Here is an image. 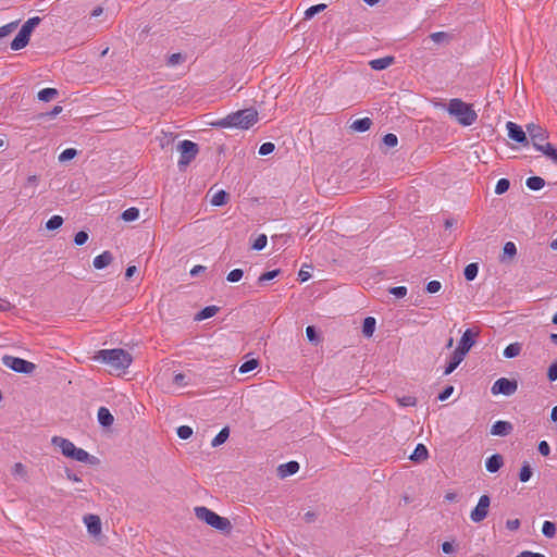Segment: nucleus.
Wrapping results in <instances>:
<instances>
[{
  "instance_id": "nucleus-1",
  "label": "nucleus",
  "mask_w": 557,
  "mask_h": 557,
  "mask_svg": "<svg viewBox=\"0 0 557 557\" xmlns=\"http://www.w3.org/2000/svg\"><path fill=\"white\" fill-rule=\"evenodd\" d=\"M95 360L108 364L112 371L123 372L131 366L133 358L126 350L116 348L99 350Z\"/></svg>"
},
{
  "instance_id": "nucleus-2",
  "label": "nucleus",
  "mask_w": 557,
  "mask_h": 557,
  "mask_svg": "<svg viewBox=\"0 0 557 557\" xmlns=\"http://www.w3.org/2000/svg\"><path fill=\"white\" fill-rule=\"evenodd\" d=\"M258 122V112L257 110L249 108L245 110H239L233 112L225 116L224 119L215 122L213 125L228 128L235 127L240 129H248L253 126Z\"/></svg>"
},
{
  "instance_id": "nucleus-3",
  "label": "nucleus",
  "mask_w": 557,
  "mask_h": 557,
  "mask_svg": "<svg viewBox=\"0 0 557 557\" xmlns=\"http://www.w3.org/2000/svg\"><path fill=\"white\" fill-rule=\"evenodd\" d=\"M447 112L462 126H470L478 120V114L473 109V106L459 98L449 100Z\"/></svg>"
},
{
  "instance_id": "nucleus-4",
  "label": "nucleus",
  "mask_w": 557,
  "mask_h": 557,
  "mask_svg": "<svg viewBox=\"0 0 557 557\" xmlns=\"http://www.w3.org/2000/svg\"><path fill=\"white\" fill-rule=\"evenodd\" d=\"M51 444L59 448L63 456L66 458L79 461L87 462L89 460V454L83 448H78L75 446L73 442L67 438L61 436H53L51 438Z\"/></svg>"
},
{
  "instance_id": "nucleus-5",
  "label": "nucleus",
  "mask_w": 557,
  "mask_h": 557,
  "mask_svg": "<svg viewBox=\"0 0 557 557\" xmlns=\"http://www.w3.org/2000/svg\"><path fill=\"white\" fill-rule=\"evenodd\" d=\"M195 515L199 520L206 522L219 531L230 532L232 529L231 521L227 518L219 516L207 507H196Z\"/></svg>"
},
{
  "instance_id": "nucleus-6",
  "label": "nucleus",
  "mask_w": 557,
  "mask_h": 557,
  "mask_svg": "<svg viewBox=\"0 0 557 557\" xmlns=\"http://www.w3.org/2000/svg\"><path fill=\"white\" fill-rule=\"evenodd\" d=\"M178 151L181 153L178 165L186 166L196 158L198 146L196 143L186 139L180 143Z\"/></svg>"
},
{
  "instance_id": "nucleus-7",
  "label": "nucleus",
  "mask_w": 557,
  "mask_h": 557,
  "mask_svg": "<svg viewBox=\"0 0 557 557\" xmlns=\"http://www.w3.org/2000/svg\"><path fill=\"white\" fill-rule=\"evenodd\" d=\"M527 132L529 134V137L534 146V148L537 151H541L546 144H548L546 140L548 138V134L546 129L541 127L536 124H529L527 125Z\"/></svg>"
},
{
  "instance_id": "nucleus-8",
  "label": "nucleus",
  "mask_w": 557,
  "mask_h": 557,
  "mask_svg": "<svg viewBox=\"0 0 557 557\" xmlns=\"http://www.w3.org/2000/svg\"><path fill=\"white\" fill-rule=\"evenodd\" d=\"M490 505H491L490 496L482 495L479 498L476 506L470 512L471 521L474 523H479V522L483 521L488 515Z\"/></svg>"
},
{
  "instance_id": "nucleus-9",
  "label": "nucleus",
  "mask_w": 557,
  "mask_h": 557,
  "mask_svg": "<svg viewBox=\"0 0 557 557\" xmlns=\"http://www.w3.org/2000/svg\"><path fill=\"white\" fill-rule=\"evenodd\" d=\"M517 388L518 384L516 381H510L506 377H502L494 382L491 391L493 395L503 394L506 396H510L516 393Z\"/></svg>"
},
{
  "instance_id": "nucleus-10",
  "label": "nucleus",
  "mask_w": 557,
  "mask_h": 557,
  "mask_svg": "<svg viewBox=\"0 0 557 557\" xmlns=\"http://www.w3.org/2000/svg\"><path fill=\"white\" fill-rule=\"evenodd\" d=\"M479 335L476 331H473L472 329H467L455 350L462 352V355H467L469 350L472 348V346L475 344V337Z\"/></svg>"
},
{
  "instance_id": "nucleus-11",
  "label": "nucleus",
  "mask_w": 557,
  "mask_h": 557,
  "mask_svg": "<svg viewBox=\"0 0 557 557\" xmlns=\"http://www.w3.org/2000/svg\"><path fill=\"white\" fill-rule=\"evenodd\" d=\"M5 364L12 370L21 373H28L35 368L34 363L16 357L7 358Z\"/></svg>"
},
{
  "instance_id": "nucleus-12",
  "label": "nucleus",
  "mask_w": 557,
  "mask_h": 557,
  "mask_svg": "<svg viewBox=\"0 0 557 557\" xmlns=\"http://www.w3.org/2000/svg\"><path fill=\"white\" fill-rule=\"evenodd\" d=\"M506 128L508 131V136L510 139H512L517 143H520V144L527 143L525 132L522 129V127L520 125L516 124L515 122L509 121L506 124Z\"/></svg>"
},
{
  "instance_id": "nucleus-13",
  "label": "nucleus",
  "mask_w": 557,
  "mask_h": 557,
  "mask_svg": "<svg viewBox=\"0 0 557 557\" xmlns=\"http://www.w3.org/2000/svg\"><path fill=\"white\" fill-rule=\"evenodd\" d=\"M84 523L89 534L98 536L101 534V520L97 515H86L84 517Z\"/></svg>"
},
{
  "instance_id": "nucleus-14",
  "label": "nucleus",
  "mask_w": 557,
  "mask_h": 557,
  "mask_svg": "<svg viewBox=\"0 0 557 557\" xmlns=\"http://www.w3.org/2000/svg\"><path fill=\"white\" fill-rule=\"evenodd\" d=\"M512 430L511 423L507 421H496L491 428V434L495 436H505Z\"/></svg>"
},
{
  "instance_id": "nucleus-15",
  "label": "nucleus",
  "mask_w": 557,
  "mask_h": 557,
  "mask_svg": "<svg viewBox=\"0 0 557 557\" xmlns=\"http://www.w3.org/2000/svg\"><path fill=\"white\" fill-rule=\"evenodd\" d=\"M465 357L466 356L462 355V352L454 350L451 358L444 370V375H449L450 373H453L456 370V368L462 362Z\"/></svg>"
},
{
  "instance_id": "nucleus-16",
  "label": "nucleus",
  "mask_w": 557,
  "mask_h": 557,
  "mask_svg": "<svg viewBox=\"0 0 557 557\" xmlns=\"http://www.w3.org/2000/svg\"><path fill=\"white\" fill-rule=\"evenodd\" d=\"M299 470V465L296 461H289L278 466L277 473L281 478L295 474Z\"/></svg>"
},
{
  "instance_id": "nucleus-17",
  "label": "nucleus",
  "mask_w": 557,
  "mask_h": 557,
  "mask_svg": "<svg viewBox=\"0 0 557 557\" xmlns=\"http://www.w3.org/2000/svg\"><path fill=\"white\" fill-rule=\"evenodd\" d=\"M394 63V57H384L379 59H373L369 62V65L374 71H382L387 69Z\"/></svg>"
},
{
  "instance_id": "nucleus-18",
  "label": "nucleus",
  "mask_w": 557,
  "mask_h": 557,
  "mask_svg": "<svg viewBox=\"0 0 557 557\" xmlns=\"http://www.w3.org/2000/svg\"><path fill=\"white\" fill-rule=\"evenodd\" d=\"M503 457L498 454L491 456L490 458H487L485 462L486 470L492 473L498 471L503 467Z\"/></svg>"
},
{
  "instance_id": "nucleus-19",
  "label": "nucleus",
  "mask_w": 557,
  "mask_h": 557,
  "mask_svg": "<svg viewBox=\"0 0 557 557\" xmlns=\"http://www.w3.org/2000/svg\"><path fill=\"white\" fill-rule=\"evenodd\" d=\"M113 258L111 252L103 251L101 255L95 257L92 264L96 269L101 270L112 262Z\"/></svg>"
},
{
  "instance_id": "nucleus-20",
  "label": "nucleus",
  "mask_w": 557,
  "mask_h": 557,
  "mask_svg": "<svg viewBox=\"0 0 557 557\" xmlns=\"http://www.w3.org/2000/svg\"><path fill=\"white\" fill-rule=\"evenodd\" d=\"M29 41V36L25 33H23L21 29L18 34L15 36V38L11 42V49L12 50H20L27 46Z\"/></svg>"
},
{
  "instance_id": "nucleus-21",
  "label": "nucleus",
  "mask_w": 557,
  "mask_h": 557,
  "mask_svg": "<svg viewBox=\"0 0 557 557\" xmlns=\"http://www.w3.org/2000/svg\"><path fill=\"white\" fill-rule=\"evenodd\" d=\"M429 457L428 448L423 444H418L413 453L410 455L412 461L421 462Z\"/></svg>"
},
{
  "instance_id": "nucleus-22",
  "label": "nucleus",
  "mask_w": 557,
  "mask_h": 557,
  "mask_svg": "<svg viewBox=\"0 0 557 557\" xmlns=\"http://www.w3.org/2000/svg\"><path fill=\"white\" fill-rule=\"evenodd\" d=\"M98 420L103 426H110L113 423L114 418L108 408L101 407L98 410Z\"/></svg>"
},
{
  "instance_id": "nucleus-23",
  "label": "nucleus",
  "mask_w": 557,
  "mask_h": 557,
  "mask_svg": "<svg viewBox=\"0 0 557 557\" xmlns=\"http://www.w3.org/2000/svg\"><path fill=\"white\" fill-rule=\"evenodd\" d=\"M371 125H372V122L369 117H362V119L355 120L351 123L350 128L356 132H366L371 127Z\"/></svg>"
},
{
  "instance_id": "nucleus-24",
  "label": "nucleus",
  "mask_w": 557,
  "mask_h": 557,
  "mask_svg": "<svg viewBox=\"0 0 557 557\" xmlns=\"http://www.w3.org/2000/svg\"><path fill=\"white\" fill-rule=\"evenodd\" d=\"M522 350V345L518 342L516 343H511L509 344L505 349H504V357L510 359V358H515L517 356L520 355Z\"/></svg>"
},
{
  "instance_id": "nucleus-25",
  "label": "nucleus",
  "mask_w": 557,
  "mask_h": 557,
  "mask_svg": "<svg viewBox=\"0 0 557 557\" xmlns=\"http://www.w3.org/2000/svg\"><path fill=\"white\" fill-rule=\"evenodd\" d=\"M228 201V194L225 190H218L211 197V205L215 207H220L225 205Z\"/></svg>"
},
{
  "instance_id": "nucleus-26",
  "label": "nucleus",
  "mask_w": 557,
  "mask_h": 557,
  "mask_svg": "<svg viewBox=\"0 0 557 557\" xmlns=\"http://www.w3.org/2000/svg\"><path fill=\"white\" fill-rule=\"evenodd\" d=\"M376 321L373 317H368L363 321L362 333L366 337H371L375 331Z\"/></svg>"
},
{
  "instance_id": "nucleus-27",
  "label": "nucleus",
  "mask_w": 557,
  "mask_h": 557,
  "mask_svg": "<svg viewBox=\"0 0 557 557\" xmlns=\"http://www.w3.org/2000/svg\"><path fill=\"white\" fill-rule=\"evenodd\" d=\"M218 311L219 308L216 306H208L203 308L200 312H198L195 319L197 321H202L215 315Z\"/></svg>"
},
{
  "instance_id": "nucleus-28",
  "label": "nucleus",
  "mask_w": 557,
  "mask_h": 557,
  "mask_svg": "<svg viewBox=\"0 0 557 557\" xmlns=\"http://www.w3.org/2000/svg\"><path fill=\"white\" fill-rule=\"evenodd\" d=\"M58 95L55 88H44L38 92V99L45 102L51 101Z\"/></svg>"
},
{
  "instance_id": "nucleus-29",
  "label": "nucleus",
  "mask_w": 557,
  "mask_h": 557,
  "mask_svg": "<svg viewBox=\"0 0 557 557\" xmlns=\"http://www.w3.org/2000/svg\"><path fill=\"white\" fill-rule=\"evenodd\" d=\"M40 23L39 16L30 17L25 22V24L22 26L21 30L25 34H27L30 37L32 32L34 28Z\"/></svg>"
},
{
  "instance_id": "nucleus-30",
  "label": "nucleus",
  "mask_w": 557,
  "mask_h": 557,
  "mask_svg": "<svg viewBox=\"0 0 557 557\" xmlns=\"http://www.w3.org/2000/svg\"><path fill=\"white\" fill-rule=\"evenodd\" d=\"M525 184L532 190H540L544 187L545 182L540 176H531L527 180Z\"/></svg>"
},
{
  "instance_id": "nucleus-31",
  "label": "nucleus",
  "mask_w": 557,
  "mask_h": 557,
  "mask_svg": "<svg viewBox=\"0 0 557 557\" xmlns=\"http://www.w3.org/2000/svg\"><path fill=\"white\" fill-rule=\"evenodd\" d=\"M228 435H230L228 429L227 428L222 429L216 434V436L212 440L211 446L218 447V446L222 445L228 438Z\"/></svg>"
},
{
  "instance_id": "nucleus-32",
  "label": "nucleus",
  "mask_w": 557,
  "mask_h": 557,
  "mask_svg": "<svg viewBox=\"0 0 557 557\" xmlns=\"http://www.w3.org/2000/svg\"><path fill=\"white\" fill-rule=\"evenodd\" d=\"M63 224V218L61 215H52L47 222H46V228L49 231L58 230Z\"/></svg>"
},
{
  "instance_id": "nucleus-33",
  "label": "nucleus",
  "mask_w": 557,
  "mask_h": 557,
  "mask_svg": "<svg viewBox=\"0 0 557 557\" xmlns=\"http://www.w3.org/2000/svg\"><path fill=\"white\" fill-rule=\"evenodd\" d=\"M138 218H139V210L135 207L128 208L122 213V219L125 222H133V221L137 220Z\"/></svg>"
},
{
  "instance_id": "nucleus-34",
  "label": "nucleus",
  "mask_w": 557,
  "mask_h": 557,
  "mask_svg": "<svg viewBox=\"0 0 557 557\" xmlns=\"http://www.w3.org/2000/svg\"><path fill=\"white\" fill-rule=\"evenodd\" d=\"M478 272H479L478 264L476 263H469L465 268V277H466V280H468V281L474 280L476 277V275H478Z\"/></svg>"
},
{
  "instance_id": "nucleus-35",
  "label": "nucleus",
  "mask_w": 557,
  "mask_h": 557,
  "mask_svg": "<svg viewBox=\"0 0 557 557\" xmlns=\"http://www.w3.org/2000/svg\"><path fill=\"white\" fill-rule=\"evenodd\" d=\"M259 366V361L257 359H250L245 361L238 369L240 373H248L255 370Z\"/></svg>"
},
{
  "instance_id": "nucleus-36",
  "label": "nucleus",
  "mask_w": 557,
  "mask_h": 557,
  "mask_svg": "<svg viewBox=\"0 0 557 557\" xmlns=\"http://www.w3.org/2000/svg\"><path fill=\"white\" fill-rule=\"evenodd\" d=\"M325 8H326V5L323 3L315 4V5L308 8L305 11V18H307V20L312 18L317 13L324 11Z\"/></svg>"
},
{
  "instance_id": "nucleus-37",
  "label": "nucleus",
  "mask_w": 557,
  "mask_h": 557,
  "mask_svg": "<svg viewBox=\"0 0 557 557\" xmlns=\"http://www.w3.org/2000/svg\"><path fill=\"white\" fill-rule=\"evenodd\" d=\"M12 473L14 476L20 479H26L27 470L26 467L22 462H16L12 468Z\"/></svg>"
},
{
  "instance_id": "nucleus-38",
  "label": "nucleus",
  "mask_w": 557,
  "mask_h": 557,
  "mask_svg": "<svg viewBox=\"0 0 557 557\" xmlns=\"http://www.w3.org/2000/svg\"><path fill=\"white\" fill-rule=\"evenodd\" d=\"M542 533L546 536V537H554L555 534H556V527L553 522L550 521H544L543 525H542Z\"/></svg>"
},
{
  "instance_id": "nucleus-39",
  "label": "nucleus",
  "mask_w": 557,
  "mask_h": 557,
  "mask_svg": "<svg viewBox=\"0 0 557 557\" xmlns=\"http://www.w3.org/2000/svg\"><path fill=\"white\" fill-rule=\"evenodd\" d=\"M77 156V150L74 148H67L59 154V161L65 162L74 159Z\"/></svg>"
},
{
  "instance_id": "nucleus-40",
  "label": "nucleus",
  "mask_w": 557,
  "mask_h": 557,
  "mask_svg": "<svg viewBox=\"0 0 557 557\" xmlns=\"http://www.w3.org/2000/svg\"><path fill=\"white\" fill-rule=\"evenodd\" d=\"M510 183L507 178H500L495 186V194L502 195L509 189Z\"/></svg>"
},
{
  "instance_id": "nucleus-41",
  "label": "nucleus",
  "mask_w": 557,
  "mask_h": 557,
  "mask_svg": "<svg viewBox=\"0 0 557 557\" xmlns=\"http://www.w3.org/2000/svg\"><path fill=\"white\" fill-rule=\"evenodd\" d=\"M516 253H517V247H516L515 243L507 242L503 248L504 258L505 257L513 258L516 256Z\"/></svg>"
},
{
  "instance_id": "nucleus-42",
  "label": "nucleus",
  "mask_w": 557,
  "mask_h": 557,
  "mask_svg": "<svg viewBox=\"0 0 557 557\" xmlns=\"http://www.w3.org/2000/svg\"><path fill=\"white\" fill-rule=\"evenodd\" d=\"M397 401L401 407H413L417 404V399L410 395L398 397Z\"/></svg>"
},
{
  "instance_id": "nucleus-43",
  "label": "nucleus",
  "mask_w": 557,
  "mask_h": 557,
  "mask_svg": "<svg viewBox=\"0 0 557 557\" xmlns=\"http://www.w3.org/2000/svg\"><path fill=\"white\" fill-rule=\"evenodd\" d=\"M541 152L557 163V149H555L550 144H546Z\"/></svg>"
},
{
  "instance_id": "nucleus-44",
  "label": "nucleus",
  "mask_w": 557,
  "mask_h": 557,
  "mask_svg": "<svg viewBox=\"0 0 557 557\" xmlns=\"http://www.w3.org/2000/svg\"><path fill=\"white\" fill-rule=\"evenodd\" d=\"M280 274V270H272L261 274L258 278L259 284H264L268 281L275 278Z\"/></svg>"
},
{
  "instance_id": "nucleus-45",
  "label": "nucleus",
  "mask_w": 557,
  "mask_h": 557,
  "mask_svg": "<svg viewBox=\"0 0 557 557\" xmlns=\"http://www.w3.org/2000/svg\"><path fill=\"white\" fill-rule=\"evenodd\" d=\"M244 272L240 269H234L232 270L227 276L226 280L231 283L239 282L243 278Z\"/></svg>"
},
{
  "instance_id": "nucleus-46",
  "label": "nucleus",
  "mask_w": 557,
  "mask_h": 557,
  "mask_svg": "<svg viewBox=\"0 0 557 557\" xmlns=\"http://www.w3.org/2000/svg\"><path fill=\"white\" fill-rule=\"evenodd\" d=\"M532 471L530 466L525 462L520 469L519 479L521 482H528L531 479Z\"/></svg>"
},
{
  "instance_id": "nucleus-47",
  "label": "nucleus",
  "mask_w": 557,
  "mask_h": 557,
  "mask_svg": "<svg viewBox=\"0 0 557 557\" xmlns=\"http://www.w3.org/2000/svg\"><path fill=\"white\" fill-rule=\"evenodd\" d=\"M267 243H268L267 235L261 234V235H259V236L255 239V242H253V244H252V249H255V250H261V249H263V248L267 246Z\"/></svg>"
},
{
  "instance_id": "nucleus-48",
  "label": "nucleus",
  "mask_w": 557,
  "mask_h": 557,
  "mask_svg": "<svg viewBox=\"0 0 557 557\" xmlns=\"http://www.w3.org/2000/svg\"><path fill=\"white\" fill-rule=\"evenodd\" d=\"M430 38L435 42V44H441V42H444V41H448L449 39V35L445 32H436V33H432L430 35Z\"/></svg>"
},
{
  "instance_id": "nucleus-49",
  "label": "nucleus",
  "mask_w": 557,
  "mask_h": 557,
  "mask_svg": "<svg viewBox=\"0 0 557 557\" xmlns=\"http://www.w3.org/2000/svg\"><path fill=\"white\" fill-rule=\"evenodd\" d=\"M383 143L386 147L393 148L397 146L398 138L395 134L388 133L383 137Z\"/></svg>"
},
{
  "instance_id": "nucleus-50",
  "label": "nucleus",
  "mask_w": 557,
  "mask_h": 557,
  "mask_svg": "<svg viewBox=\"0 0 557 557\" xmlns=\"http://www.w3.org/2000/svg\"><path fill=\"white\" fill-rule=\"evenodd\" d=\"M177 435L182 440H187L193 435V429L188 425H182L177 429Z\"/></svg>"
},
{
  "instance_id": "nucleus-51",
  "label": "nucleus",
  "mask_w": 557,
  "mask_h": 557,
  "mask_svg": "<svg viewBox=\"0 0 557 557\" xmlns=\"http://www.w3.org/2000/svg\"><path fill=\"white\" fill-rule=\"evenodd\" d=\"M274 149H275V146H274L273 143H270V141L264 143L259 148V154L260 156L270 154V153H272L274 151Z\"/></svg>"
},
{
  "instance_id": "nucleus-52",
  "label": "nucleus",
  "mask_w": 557,
  "mask_h": 557,
  "mask_svg": "<svg viewBox=\"0 0 557 557\" xmlns=\"http://www.w3.org/2000/svg\"><path fill=\"white\" fill-rule=\"evenodd\" d=\"M442 288V284L440 281H431L426 285V292L430 294L438 293Z\"/></svg>"
},
{
  "instance_id": "nucleus-53",
  "label": "nucleus",
  "mask_w": 557,
  "mask_h": 557,
  "mask_svg": "<svg viewBox=\"0 0 557 557\" xmlns=\"http://www.w3.org/2000/svg\"><path fill=\"white\" fill-rule=\"evenodd\" d=\"M87 240H88V234L86 232L81 231V232L75 234L74 243L77 246L84 245Z\"/></svg>"
},
{
  "instance_id": "nucleus-54",
  "label": "nucleus",
  "mask_w": 557,
  "mask_h": 557,
  "mask_svg": "<svg viewBox=\"0 0 557 557\" xmlns=\"http://www.w3.org/2000/svg\"><path fill=\"white\" fill-rule=\"evenodd\" d=\"M17 23L12 22L0 27V38L8 36L15 27Z\"/></svg>"
},
{
  "instance_id": "nucleus-55",
  "label": "nucleus",
  "mask_w": 557,
  "mask_h": 557,
  "mask_svg": "<svg viewBox=\"0 0 557 557\" xmlns=\"http://www.w3.org/2000/svg\"><path fill=\"white\" fill-rule=\"evenodd\" d=\"M389 293L398 298H401V297H405L406 294H407V287L405 286H397V287H392L389 289Z\"/></svg>"
},
{
  "instance_id": "nucleus-56",
  "label": "nucleus",
  "mask_w": 557,
  "mask_h": 557,
  "mask_svg": "<svg viewBox=\"0 0 557 557\" xmlns=\"http://www.w3.org/2000/svg\"><path fill=\"white\" fill-rule=\"evenodd\" d=\"M520 520L519 519H509L506 521V528L509 531H517L520 528Z\"/></svg>"
},
{
  "instance_id": "nucleus-57",
  "label": "nucleus",
  "mask_w": 557,
  "mask_h": 557,
  "mask_svg": "<svg viewBox=\"0 0 557 557\" xmlns=\"http://www.w3.org/2000/svg\"><path fill=\"white\" fill-rule=\"evenodd\" d=\"M548 380L554 382L557 380V363H553L549 366L547 371Z\"/></svg>"
},
{
  "instance_id": "nucleus-58",
  "label": "nucleus",
  "mask_w": 557,
  "mask_h": 557,
  "mask_svg": "<svg viewBox=\"0 0 557 557\" xmlns=\"http://www.w3.org/2000/svg\"><path fill=\"white\" fill-rule=\"evenodd\" d=\"M454 392V386L449 385L444 388V391L438 395V399L441 401L446 400Z\"/></svg>"
},
{
  "instance_id": "nucleus-59",
  "label": "nucleus",
  "mask_w": 557,
  "mask_h": 557,
  "mask_svg": "<svg viewBox=\"0 0 557 557\" xmlns=\"http://www.w3.org/2000/svg\"><path fill=\"white\" fill-rule=\"evenodd\" d=\"M539 451L541 455L543 456H548L549 453H550V447L549 445L547 444L546 441H542L540 444H539Z\"/></svg>"
},
{
  "instance_id": "nucleus-60",
  "label": "nucleus",
  "mask_w": 557,
  "mask_h": 557,
  "mask_svg": "<svg viewBox=\"0 0 557 557\" xmlns=\"http://www.w3.org/2000/svg\"><path fill=\"white\" fill-rule=\"evenodd\" d=\"M182 61V55L180 53H173L168 61V64L174 66Z\"/></svg>"
},
{
  "instance_id": "nucleus-61",
  "label": "nucleus",
  "mask_w": 557,
  "mask_h": 557,
  "mask_svg": "<svg viewBox=\"0 0 557 557\" xmlns=\"http://www.w3.org/2000/svg\"><path fill=\"white\" fill-rule=\"evenodd\" d=\"M516 557H545V555L541 553H533L531 550H523L520 554H518Z\"/></svg>"
},
{
  "instance_id": "nucleus-62",
  "label": "nucleus",
  "mask_w": 557,
  "mask_h": 557,
  "mask_svg": "<svg viewBox=\"0 0 557 557\" xmlns=\"http://www.w3.org/2000/svg\"><path fill=\"white\" fill-rule=\"evenodd\" d=\"M185 379H186V376L183 373H177L174 376V383L176 385H178V386H184L185 385Z\"/></svg>"
},
{
  "instance_id": "nucleus-63",
  "label": "nucleus",
  "mask_w": 557,
  "mask_h": 557,
  "mask_svg": "<svg viewBox=\"0 0 557 557\" xmlns=\"http://www.w3.org/2000/svg\"><path fill=\"white\" fill-rule=\"evenodd\" d=\"M306 335L310 342H313L315 339V331L313 326H307L306 329Z\"/></svg>"
},
{
  "instance_id": "nucleus-64",
  "label": "nucleus",
  "mask_w": 557,
  "mask_h": 557,
  "mask_svg": "<svg viewBox=\"0 0 557 557\" xmlns=\"http://www.w3.org/2000/svg\"><path fill=\"white\" fill-rule=\"evenodd\" d=\"M442 549L445 554H450L454 552V547L449 542H444L442 544Z\"/></svg>"
}]
</instances>
